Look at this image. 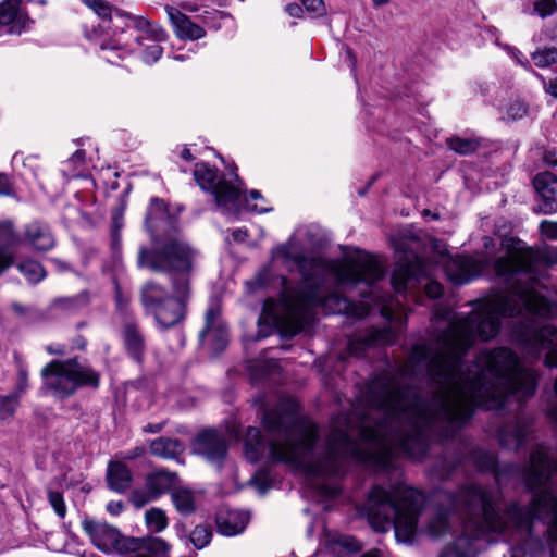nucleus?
I'll use <instances>...</instances> for the list:
<instances>
[{
	"label": "nucleus",
	"instance_id": "1",
	"mask_svg": "<svg viewBox=\"0 0 557 557\" xmlns=\"http://www.w3.org/2000/svg\"><path fill=\"white\" fill-rule=\"evenodd\" d=\"M434 318L445 323L435 342L414 346L399 377L383 375L370 384L367 412L358 425L362 445L351 440L350 421L333 422L318 450L313 422L294 412L268 411L263 422L269 444L259 429L248 428L246 458L256 462L268 451L271 460L301 470L325 499L341 493L339 479L350 461L386 468L399 456L422 458L431 437L449 436L471 417V366L461 361L471 347V313L459 317L437 308Z\"/></svg>",
	"mask_w": 557,
	"mask_h": 557
},
{
	"label": "nucleus",
	"instance_id": "2",
	"mask_svg": "<svg viewBox=\"0 0 557 557\" xmlns=\"http://www.w3.org/2000/svg\"><path fill=\"white\" fill-rule=\"evenodd\" d=\"M272 260H282L288 268L297 269L304 278L299 289L284 287L278 302L265 300L259 317L260 327H275L287 336L300 332L313 318L317 309L324 313L352 318H363L370 312V305L366 301L355 304L336 293L324 297L320 283L326 276H333L343 287L364 284L368 289L384 275V268L379 259L367 251L355 249L345 253L342 259L324 260L311 257L296 236L275 247L272 250ZM277 278L282 286L286 285L284 276Z\"/></svg>",
	"mask_w": 557,
	"mask_h": 557
},
{
	"label": "nucleus",
	"instance_id": "3",
	"mask_svg": "<svg viewBox=\"0 0 557 557\" xmlns=\"http://www.w3.org/2000/svg\"><path fill=\"white\" fill-rule=\"evenodd\" d=\"M527 487L534 493L530 507L511 504L500 511V492L480 485L462 487L451 499L463 518L462 534L456 543L443 548L438 557H469L472 541L490 532L517 530L530 532L535 519L548 520V535L557 542V461L544 445L532 451L523 472Z\"/></svg>",
	"mask_w": 557,
	"mask_h": 557
},
{
	"label": "nucleus",
	"instance_id": "4",
	"mask_svg": "<svg viewBox=\"0 0 557 557\" xmlns=\"http://www.w3.org/2000/svg\"><path fill=\"white\" fill-rule=\"evenodd\" d=\"M196 251L180 236L165 240L153 251L141 248L138 264L160 272H175L172 278V295L156 282H147L140 290L145 311L154 318L161 329L180 324L186 315V305L191 295L187 273L191 270Z\"/></svg>",
	"mask_w": 557,
	"mask_h": 557
},
{
	"label": "nucleus",
	"instance_id": "5",
	"mask_svg": "<svg viewBox=\"0 0 557 557\" xmlns=\"http://www.w3.org/2000/svg\"><path fill=\"white\" fill-rule=\"evenodd\" d=\"M421 504L422 495L411 487L397 485L385 490L374 486L363 505V513L375 531L386 532L393 527L398 542L411 543L417 533Z\"/></svg>",
	"mask_w": 557,
	"mask_h": 557
},
{
	"label": "nucleus",
	"instance_id": "6",
	"mask_svg": "<svg viewBox=\"0 0 557 557\" xmlns=\"http://www.w3.org/2000/svg\"><path fill=\"white\" fill-rule=\"evenodd\" d=\"M82 527L92 545L106 554H119L122 557H169L170 546L161 537L124 536L115 527L91 519L83 520Z\"/></svg>",
	"mask_w": 557,
	"mask_h": 557
},
{
	"label": "nucleus",
	"instance_id": "7",
	"mask_svg": "<svg viewBox=\"0 0 557 557\" xmlns=\"http://www.w3.org/2000/svg\"><path fill=\"white\" fill-rule=\"evenodd\" d=\"M44 384L58 398L73 395L81 386L99 385V373L77 359L54 360L42 370Z\"/></svg>",
	"mask_w": 557,
	"mask_h": 557
},
{
	"label": "nucleus",
	"instance_id": "8",
	"mask_svg": "<svg viewBox=\"0 0 557 557\" xmlns=\"http://www.w3.org/2000/svg\"><path fill=\"white\" fill-rule=\"evenodd\" d=\"M194 176L201 189L214 195L215 205L223 213L235 216L239 213L242 182L236 174L226 180L208 164L197 163Z\"/></svg>",
	"mask_w": 557,
	"mask_h": 557
},
{
	"label": "nucleus",
	"instance_id": "9",
	"mask_svg": "<svg viewBox=\"0 0 557 557\" xmlns=\"http://www.w3.org/2000/svg\"><path fill=\"white\" fill-rule=\"evenodd\" d=\"M136 27L138 35L135 37L141 60L147 64L156 63L163 53L161 42L168 39L165 30L158 24L139 18Z\"/></svg>",
	"mask_w": 557,
	"mask_h": 557
},
{
	"label": "nucleus",
	"instance_id": "10",
	"mask_svg": "<svg viewBox=\"0 0 557 557\" xmlns=\"http://www.w3.org/2000/svg\"><path fill=\"white\" fill-rule=\"evenodd\" d=\"M177 483V475L166 470H158L146 478L145 488L135 490L132 493L131 502L137 507L158 499L162 494L173 491Z\"/></svg>",
	"mask_w": 557,
	"mask_h": 557
},
{
	"label": "nucleus",
	"instance_id": "11",
	"mask_svg": "<svg viewBox=\"0 0 557 557\" xmlns=\"http://www.w3.org/2000/svg\"><path fill=\"white\" fill-rule=\"evenodd\" d=\"M487 259L479 257H448L444 261V271L454 284H466L479 276L487 268Z\"/></svg>",
	"mask_w": 557,
	"mask_h": 557
},
{
	"label": "nucleus",
	"instance_id": "12",
	"mask_svg": "<svg viewBox=\"0 0 557 557\" xmlns=\"http://www.w3.org/2000/svg\"><path fill=\"white\" fill-rule=\"evenodd\" d=\"M205 321V327L199 334L200 339L210 342L212 348L216 351L224 349L228 342V332L220 319V308L218 305L208 308Z\"/></svg>",
	"mask_w": 557,
	"mask_h": 557
},
{
	"label": "nucleus",
	"instance_id": "13",
	"mask_svg": "<svg viewBox=\"0 0 557 557\" xmlns=\"http://www.w3.org/2000/svg\"><path fill=\"white\" fill-rule=\"evenodd\" d=\"M21 245H27L35 251H48L55 246V238L48 224L35 220L24 225Z\"/></svg>",
	"mask_w": 557,
	"mask_h": 557
},
{
	"label": "nucleus",
	"instance_id": "14",
	"mask_svg": "<svg viewBox=\"0 0 557 557\" xmlns=\"http://www.w3.org/2000/svg\"><path fill=\"white\" fill-rule=\"evenodd\" d=\"M426 277L425 264L417 259L414 262L398 263L392 274V284L397 293L416 287L420 277Z\"/></svg>",
	"mask_w": 557,
	"mask_h": 557
},
{
	"label": "nucleus",
	"instance_id": "15",
	"mask_svg": "<svg viewBox=\"0 0 557 557\" xmlns=\"http://www.w3.org/2000/svg\"><path fill=\"white\" fill-rule=\"evenodd\" d=\"M21 245V236L16 233L14 223L0 220V275L14 264L15 257L11 248Z\"/></svg>",
	"mask_w": 557,
	"mask_h": 557
},
{
	"label": "nucleus",
	"instance_id": "16",
	"mask_svg": "<svg viewBox=\"0 0 557 557\" xmlns=\"http://www.w3.org/2000/svg\"><path fill=\"white\" fill-rule=\"evenodd\" d=\"M22 0H4L0 3V26L10 34H21L27 28L29 18L20 10Z\"/></svg>",
	"mask_w": 557,
	"mask_h": 557
},
{
	"label": "nucleus",
	"instance_id": "17",
	"mask_svg": "<svg viewBox=\"0 0 557 557\" xmlns=\"http://www.w3.org/2000/svg\"><path fill=\"white\" fill-rule=\"evenodd\" d=\"M533 186L543 198L539 206V211L543 213H553L557 210L555 195L557 193V177L550 172L539 173L533 180Z\"/></svg>",
	"mask_w": 557,
	"mask_h": 557
},
{
	"label": "nucleus",
	"instance_id": "18",
	"mask_svg": "<svg viewBox=\"0 0 557 557\" xmlns=\"http://www.w3.org/2000/svg\"><path fill=\"white\" fill-rule=\"evenodd\" d=\"M197 454L206 456L210 460H219L226 454L225 441L213 430L199 433L194 442Z\"/></svg>",
	"mask_w": 557,
	"mask_h": 557
},
{
	"label": "nucleus",
	"instance_id": "19",
	"mask_svg": "<svg viewBox=\"0 0 557 557\" xmlns=\"http://www.w3.org/2000/svg\"><path fill=\"white\" fill-rule=\"evenodd\" d=\"M165 10L178 38L197 40L205 37V29L191 22L189 17L183 14L180 10L173 7H166Z\"/></svg>",
	"mask_w": 557,
	"mask_h": 557
},
{
	"label": "nucleus",
	"instance_id": "20",
	"mask_svg": "<svg viewBox=\"0 0 557 557\" xmlns=\"http://www.w3.org/2000/svg\"><path fill=\"white\" fill-rule=\"evenodd\" d=\"M394 341L391 329H373L363 337L351 339L348 343V352L351 356L361 357L366 349L373 345H387Z\"/></svg>",
	"mask_w": 557,
	"mask_h": 557
},
{
	"label": "nucleus",
	"instance_id": "21",
	"mask_svg": "<svg viewBox=\"0 0 557 557\" xmlns=\"http://www.w3.org/2000/svg\"><path fill=\"white\" fill-rule=\"evenodd\" d=\"M248 521V513L240 510H222L216 517L218 530L225 536H234L242 533Z\"/></svg>",
	"mask_w": 557,
	"mask_h": 557
},
{
	"label": "nucleus",
	"instance_id": "22",
	"mask_svg": "<svg viewBox=\"0 0 557 557\" xmlns=\"http://www.w3.org/2000/svg\"><path fill=\"white\" fill-rule=\"evenodd\" d=\"M185 451V445L171 437H159L150 443L151 455L162 459H177Z\"/></svg>",
	"mask_w": 557,
	"mask_h": 557
},
{
	"label": "nucleus",
	"instance_id": "23",
	"mask_svg": "<svg viewBox=\"0 0 557 557\" xmlns=\"http://www.w3.org/2000/svg\"><path fill=\"white\" fill-rule=\"evenodd\" d=\"M107 480L111 490L121 493L131 486L132 473L124 463L120 461L110 462Z\"/></svg>",
	"mask_w": 557,
	"mask_h": 557
},
{
	"label": "nucleus",
	"instance_id": "24",
	"mask_svg": "<svg viewBox=\"0 0 557 557\" xmlns=\"http://www.w3.org/2000/svg\"><path fill=\"white\" fill-rule=\"evenodd\" d=\"M528 434V425L523 421H517L500 430L499 440L508 448H519L525 442Z\"/></svg>",
	"mask_w": 557,
	"mask_h": 557
},
{
	"label": "nucleus",
	"instance_id": "25",
	"mask_svg": "<svg viewBox=\"0 0 557 557\" xmlns=\"http://www.w3.org/2000/svg\"><path fill=\"white\" fill-rule=\"evenodd\" d=\"M18 272L27 280L30 284H37L41 282L47 273L42 264L33 259H25L17 263L14 262Z\"/></svg>",
	"mask_w": 557,
	"mask_h": 557
},
{
	"label": "nucleus",
	"instance_id": "26",
	"mask_svg": "<svg viewBox=\"0 0 557 557\" xmlns=\"http://www.w3.org/2000/svg\"><path fill=\"white\" fill-rule=\"evenodd\" d=\"M450 520L443 510L435 511L429 519L425 531L432 537H442L450 531Z\"/></svg>",
	"mask_w": 557,
	"mask_h": 557
},
{
	"label": "nucleus",
	"instance_id": "27",
	"mask_svg": "<svg viewBox=\"0 0 557 557\" xmlns=\"http://www.w3.org/2000/svg\"><path fill=\"white\" fill-rule=\"evenodd\" d=\"M172 502L177 511L184 515L195 510V495L188 488H176L172 491Z\"/></svg>",
	"mask_w": 557,
	"mask_h": 557
},
{
	"label": "nucleus",
	"instance_id": "28",
	"mask_svg": "<svg viewBox=\"0 0 557 557\" xmlns=\"http://www.w3.org/2000/svg\"><path fill=\"white\" fill-rule=\"evenodd\" d=\"M125 345L135 359H139L144 341L134 324H126L123 331Z\"/></svg>",
	"mask_w": 557,
	"mask_h": 557
},
{
	"label": "nucleus",
	"instance_id": "29",
	"mask_svg": "<svg viewBox=\"0 0 557 557\" xmlns=\"http://www.w3.org/2000/svg\"><path fill=\"white\" fill-rule=\"evenodd\" d=\"M145 523L149 531L159 533L168 528L169 520L164 510L153 507L145 512Z\"/></svg>",
	"mask_w": 557,
	"mask_h": 557
},
{
	"label": "nucleus",
	"instance_id": "30",
	"mask_svg": "<svg viewBox=\"0 0 557 557\" xmlns=\"http://www.w3.org/2000/svg\"><path fill=\"white\" fill-rule=\"evenodd\" d=\"M531 59L537 67H548L557 63V48L545 47L536 49L531 54Z\"/></svg>",
	"mask_w": 557,
	"mask_h": 557
},
{
	"label": "nucleus",
	"instance_id": "31",
	"mask_svg": "<svg viewBox=\"0 0 557 557\" xmlns=\"http://www.w3.org/2000/svg\"><path fill=\"white\" fill-rule=\"evenodd\" d=\"M245 203L247 210L256 213H265L272 210V208L267 205L260 191L256 189L249 193L248 198H245Z\"/></svg>",
	"mask_w": 557,
	"mask_h": 557
},
{
	"label": "nucleus",
	"instance_id": "32",
	"mask_svg": "<svg viewBox=\"0 0 557 557\" xmlns=\"http://www.w3.org/2000/svg\"><path fill=\"white\" fill-rule=\"evenodd\" d=\"M20 397L17 394H10L0 397V419L7 420L13 417L17 406Z\"/></svg>",
	"mask_w": 557,
	"mask_h": 557
},
{
	"label": "nucleus",
	"instance_id": "33",
	"mask_svg": "<svg viewBox=\"0 0 557 557\" xmlns=\"http://www.w3.org/2000/svg\"><path fill=\"white\" fill-rule=\"evenodd\" d=\"M100 49L101 58L111 64H117V61L123 60L126 54L121 47L112 42L102 44Z\"/></svg>",
	"mask_w": 557,
	"mask_h": 557
},
{
	"label": "nucleus",
	"instance_id": "34",
	"mask_svg": "<svg viewBox=\"0 0 557 557\" xmlns=\"http://www.w3.org/2000/svg\"><path fill=\"white\" fill-rule=\"evenodd\" d=\"M212 533L209 528L205 525H197L190 533V541L198 549L207 546L211 541Z\"/></svg>",
	"mask_w": 557,
	"mask_h": 557
},
{
	"label": "nucleus",
	"instance_id": "35",
	"mask_svg": "<svg viewBox=\"0 0 557 557\" xmlns=\"http://www.w3.org/2000/svg\"><path fill=\"white\" fill-rule=\"evenodd\" d=\"M448 147L460 154H468L478 149V143L472 139L451 138L448 140Z\"/></svg>",
	"mask_w": 557,
	"mask_h": 557
},
{
	"label": "nucleus",
	"instance_id": "36",
	"mask_svg": "<svg viewBox=\"0 0 557 557\" xmlns=\"http://www.w3.org/2000/svg\"><path fill=\"white\" fill-rule=\"evenodd\" d=\"M338 543L343 547V552L338 554V557H359L360 544L356 539L341 536Z\"/></svg>",
	"mask_w": 557,
	"mask_h": 557
},
{
	"label": "nucleus",
	"instance_id": "37",
	"mask_svg": "<svg viewBox=\"0 0 557 557\" xmlns=\"http://www.w3.org/2000/svg\"><path fill=\"white\" fill-rule=\"evenodd\" d=\"M166 212L165 203L159 199L153 198L148 207L146 224L153 222L154 220L161 219Z\"/></svg>",
	"mask_w": 557,
	"mask_h": 557
},
{
	"label": "nucleus",
	"instance_id": "38",
	"mask_svg": "<svg viewBox=\"0 0 557 557\" xmlns=\"http://www.w3.org/2000/svg\"><path fill=\"white\" fill-rule=\"evenodd\" d=\"M87 8L92 10L99 17L109 18L111 16V5L106 0H81Z\"/></svg>",
	"mask_w": 557,
	"mask_h": 557
},
{
	"label": "nucleus",
	"instance_id": "39",
	"mask_svg": "<svg viewBox=\"0 0 557 557\" xmlns=\"http://www.w3.org/2000/svg\"><path fill=\"white\" fill-rule=\"evenodd\" d=\"M48 500L58 517L64 518L66 516V505L61 493L49 490Z\"/></svg>",
	"mask_w": 557,
	"mask_h": 557
},
{
	"label": "nucleus",
	"instance_id": "40",
	"mask_svg": "<svg viewBox=\"0 0 557 557\" xmlns=\"http://www.w3.org/2000/svg\"><path fill=\"white\" fill-rule=\"evenodd\" d=\"M557 9L556 0H536L533 3L534 12L541 17L552 15Z\"/></svg>",
	"mask_w": 557,
	"mask_h": 557
},
{
	"label": "nucleus",
	"instance_id": "41",
	"mask_svg": "<svg viewBox=\"0 0 557 557\" xmlns=\"http://www.w3.org/2000/svg\"><path fill=\"white\" fill-rule=\"evenodd\" d=\"M270 277H271V270L269 267L262 269L256 277L247 282V286L250 290H255L256 288H263L270 286Z\"/></svg>",
	"mask_w": 557,
	"mask_h": 557
},
{
	"label": "nucleus",
	"instance_id": "42",
	"mask_svg": "<svg viewBox=\"0 0 557 557\" xmlns=\"http://www.w3.org/2000/svg\"><path fill=\"white\" fill-rule=\"evenodd\" d=\"M305 9L314 16H322L326 13L323 0H299Z\"/></svg>",
	"mask_w": 557,
	"mask_h": 557
},
{
	"label": "nucleus",
	"instance_id": "43",
	"mask_svg": "<svg viewBox=\"0 0 557 557\" xmlns=\"http://www.w3.org/2000/svg\"><path fill=\"white\" fill-rule=\"evenodd\" d=\"M505 50L507 51V53L518 63L520 64L521 66H523L525 70L528 71H532V67L530 65V62L528 61V59L525 58V55L520 51L518 50L517 48L515 47H511V46H507L505 45L504 46Z\"/></svg>",
	"mask_w": 557,
	"mask_h": 557
},
{
	"label": "nucleus",
	"instance_id": "44",
	"mask_svg": "<svg viewBox=\"0 0 557 557\" xmlns=\"http://www.w3.org/2000/svg\"><path fill=\"white\" fill-rule=\"evenodd\" d=\"M27 371L23 366L18 368L16 388L12 394H17L18 397L27 389Z\"/></svg>",
	"mask_w": 557,
	"mask_h": 557
},
{
	"label": "nucleus",
	"instance_id": "45",
	"mask_svg": "<svg viewBox=\"0 0 557 557\" xmlns=\"http://www.w3.org/2000/svg\"><path fill=\"white\" fill-rule=\"evenodd\" d=\"M541 232L548 239H557V222L544 221L541 223Z\"/></svg>",
	"mask_w": 557,
	"mask_h": 557
},
{
	"label": "nucleus",
	"instance_id": "46",
	"mask_svg": "<svg viewBox=\"0 0 557 557\" xmlns=\"http://www.w3.org/2000/svg\"><path fill=\"white\" fill-rule=\"evenodd\" d=\"M536 76L543 82L545 92L557 99V76L548 82L540 74H536Z\"/></svg>",
	"mask_w": 557,
	"mask_h": 557
},
{
	"label": "nucleus",
	"instance_id": "47",
	"mask_svg": "<svg viewBox=\"0 0 557 557\" xmlns=\"http://www.w3.org/2000/svg\"><path fill=\"white\" fill-rule=\"evenodd\" d=\"M381 314L388 321H393L397 319L398 313L395 311L392 302L383 300L381 304Z\"/></svg>",
	"mask_w": 557,
	"mask_h": 557
},
{
	"label": "nucleus",
	"instance_id": "48",
	"mask_svg": "<svg viewBox=\"0 0 557 557\" xmlns=\"http://www.w3.org/2000/svg\"><path fill=\"white\" fill-rule=\"evenodd\" d=\"M425 293L430 298H437L443 294V287L440 283L431 281L425 285Z\"/></svg>",
	"mask_w": 557,
	"mask_h": 557
},
{
	"label": "nucleus",
	"instance_id": "49",
	"mask_svg": "<svg viewBox=\"0 0 557 557\" xmlns=\"http://www.w3.org/2000/svg\"><path fill=\"white\" fill-rule=\"evenodd\" d=\"M12 193L13 190L10 177L4 173H0V196H10Z\"/></svg>",
	"mask_w": 557,
	"mask_h": 557
},
{
	"label": "nucleus",
	"instance_id": "50",
	"mask_svg": "<svg viewBox=\"0 0 557 557\" xmlns=\"http://www.w3.org/2000/svg\"><path fill=\"white\" fill-rule=\"evenodd\" d=\"M75 169L79 168L85 162V151L76 150L67 161Z\"/></svg>",
	"mask_w": 557,
	"mask_h": 557
},
{
	"label": "nucleus",
	"instance_id": "51",
	"mask_svg": "<svg viewBox=\"0 0 557 557\" xmlns=\"http://www.w3.org/2000/svg\"><path fill=\"white\" fill-rule=\"evenodd\" d=\"M116 308L120 312H126L128 304H129V297L122 295V293L117 289L116 292Z\"/></svg>",
	"mask_w": 557,
	"mask_h": 557
},
{
	"label": "nucleus",
	"instance_id": "52",
	"mask_svg": "<svg viewBox=\"0 0 557 557\" xmlns=\"http://www.w3.org/2000/svg\"><path fill=\"white\" fill-rule=\"evenodd\" d=\"M508 112L513 119L522 117L527 112V108L523 103L517 102L510 106Z\"/></svg>",
	"mask_w": 557,
	"mask_h": 557
},
{
	"label": "nucleus",
	"instance_id": "53",
	"mask_svg": "<svg viewBox=\"0 0 557 557\" xmlns=\"http://www.w3.org/2000/svg\"><path fill=\"white\" fill-rule=\"evenodd\" d=\"M124 510L122 502L111 500L107 504V511L112 516H119Z\"/></svg>",
	"mask_w": 557,
	"mask_h": 557
},
{
	"label": "nucleus",
	"instance_id": "54",
	"mask_svg": "<svg viewBox=\"0 0 557 557\" xmlns=\"http://www.w3.org/2000/svg\"><path fill=\"white\" fill-rule=\"evenodd\" d=\"M248 236L246 228H236L232 232V237L235 242H244Z\"/></svg>",
	"mask_w": 557,
	"mask_h": 557
},
{
	"label": "nucleus",
	"instance_id": "55",
	"mask_svg": "<svg viewBox=\"0 0 557 557\" xmlns=\"http://www.w3.org/2000/svg\"><path fill=\"white\" fill-rule=\"evenodd\" d=\"M286 12L290 16L300 17L301 13H302V9L300 5H298L296 3H292V4L286 5Z\"/></svg>",
	"mask_w": 557,
	"mask_h": 557
},
{
	"label": "nucleus",
	"instance_id": "56",
	"mask_svg": "<svg viewBox=\"0 0 557 557\" xmlns=\"http://www.w3.org/2000/svg\"><path fill=\"white\" fill-rule=\"evenodd\" d=\"M145 451H146L145 447H143V446H141V447H136V448H134L133 450H129V451L124 456V458H125V459H129V460H132V459H135V458H137V457L143 456V455L145 454Z\"/></svg>",
	"mask_w": 557,
	"mask_h": 557
},
{
	"label": "nucleus",
	"instance_id": "57",
	"mask_svg": "<svg viewBox=\"0 0 557 557\" xmlns=\"http://www.w3.org/2000/svg\"><path fill=\"white\" fill-rule=\"evenodd\" d=\"M359 557H384V554L381 549L374 548V549H371V550L364 553L363 555H361Z\"/></svg>",
	"mask_w": 557,
	"mask_h": 557
},
{
	"label": "nucleus",
	"instance_id": "58",
	"mask_svg": "<svg viewBox=\"0 0 557 557\" xmlns=\"http://www.w3.org/2000/svg\"><path fill=\"white\" fill-rule=\"evenodd\" d=\"M47 350L49 354H53V355H63L64 354V348L60 345L58 346H48L47 347Z\"/></svg>",
	"mask_w": 557,
	"mask_h": 557
},
{
	"label": "nucleus",
	"instance_id": "59",
	"mask_svg": "<svg viewBox=\"0 0 557 557\" xmlns=\"http://www.w3.org/2000/svg\"><path fill=\"white\" fill-rule=\"evenodd\" d=\"M11 307L18 314H24L27 311L26 307L18 302H13Z\"/></svg>",
	"mask_w": 557,
	"mask_h": 557
},
{
	"label": "nucleus",
	"instance_id": "60",
	"mask_svg": "<svg viewBox=\"0 0 557 557\" xmlns=\"http://www.w3.org/2000/svg\"><path fill=\"white\" fill-rule=\"evenodd\" d=\"M160 430H161V425H159V424H148L144 428V431L148 432V433H157Z\"/></svg>",
	"mask_w": 557,
	"mask_h": 557
},
{
	"label": "nucleus",
	"instance_id": "61",
	"mask_svg": "<svg viewBox=\"0 0 557 557\" xmlns=\"http://www.w3.org/2000/svg\"><path fill=\"white\" fill-rule=\"evenodd\" d=\"M483 246L485 249H490L492 246H494V240L493 238L486 236L483 238Z\"/></svg>",
	"mask_w": 557,
	"mask_h": 557
},
{
	"label": "nucleus",
	"instance_id": "62",
	"mask_svg": "<svg viewBox=\"0 0 557 557\" xmlns=\"http://www.w3.org/2000/svg\"><path fill=\"white\" fill-rule=\"evenodd\" d=\"M181 156H182V158H183V159H185V160H187V161H189V160H191V159H193L191 152H190V150H189V149H187V148H184V149H183V151H182V154H181Z\"/></svg>",
	"mask_w": 557,
	"mask_h": 557
},
{
	"label": "nucleus",
	"instance_id": "63",
	"mask_svg": "<svg viewBox=\"0 0 557 557\" xmlns=\"http://www.w3.org/2000/svg\"><path fill=\"white\" fill-rule=\"evenodd\" d=\"M52 262L55 263L59 267L60 270H65L66 269V265L62 261H60L58 259H52Z\"/></svg>",
	"mask_w": 557,
	"mask_h": 557
},
{
	"label": "nucleus",
	"instance_id": "64",
	"mask_svg": "<svg viewBox=\"0 0 557 557\" xmlns=\"http://www.w3.org/2000/svg\"><path fill=\"white\" fill-rule=\"evenodd\" d=\"M113 221H114L115 227H121L122 226V224L120 223V216L115 215L113 218Z\"/></svg>",
	"mask_w": 557,
	"mask_h": 557
}]
</instances>
